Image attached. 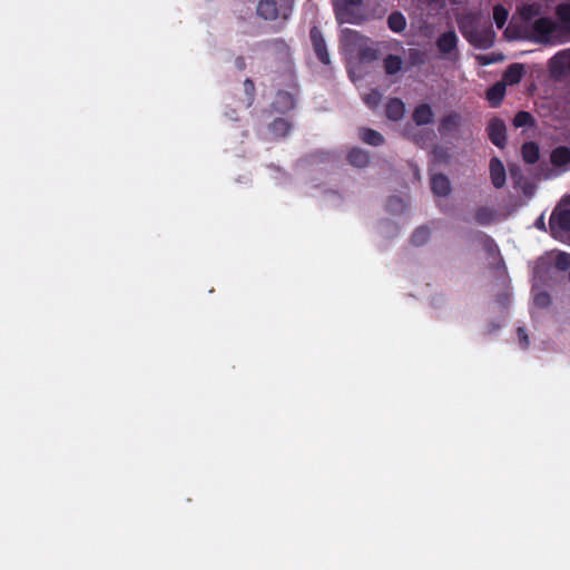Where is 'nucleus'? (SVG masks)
<instances>
[{
	"instance_id": "6ab92c4d",
	"label": "nucleus",
	"mask_w": 570,
	"mask_h": 570,
	"mask_svg": "<svg viewBox=\"0 0 570 570\" xmlns=\"http://www.w3.org/2000/svg\"><path fill=\"white\" fill-rule=\"evenodd\" d=\"M551 65L553 71L570 72V50H563L554 55L551 59Z\"/></svg>"
},
{
	"instance_id": "a878e982",
	"label": "nucleus",
	"mask_w": 570,
	"mask_h": 570,
	"mask_svg": "<svg viewBox=\"0 0 570 570\" xmlns=\"http://www.w3.org/2000/svg\"><path fill=\"white\" fill-rule=\"evenodd\" d=\"M535 125L534 117L529 111H518L513 118V126L515 128L533 127Z\"/></svg>"
},
{
	"instance_id": "dca6fc26",
	"label": "nucleus",
	"mask_w": 570,
	"mask_h": 570,
	"mask_svg": "<svg viewBox=\"0 0 570 570\" xmlns=\"http://www.w3.org/2000/svg\"><path fill=\"white\" fill-rule=\"evenodd\" d=\"M405 105L400 98H391L385 107V115L390 120L399 121L403 118Z\"/></svg>"
},
{
	"instance_id": "2f4dec72",
	"label": "nucleus",
	"mask_w": 570,
	"mask_h": 570,
	"mask_svg": "<svg viewBox=\"0 0 570 570\" xmlns=\"http://www.w3.org/2000/svg\"><path fill=\"white\" fill-rule=\"evenodd\" d=\"M534 305L540 308H546L551 304V296L547 292H539L533 298Z\"/></svg>"
},
{
	"instance_id": "f704fd0d",
	"label": "nucleus",
	"mask_w": 570,
	"mask_h": 570,
	"mask_svg": "<svg viewBox=\"0 0 570 570\" xmlns=\"http://www.w3.org/2000/svg\"><path fill=\"white\" fill-rule=\"evenodd\" d=\"M519 342L522 348H527L529 346V337L523 327H518L517 330Z\"/></svg>"
},
{
	"instance_id": "bb28decb",
	"label": "nucleus",
	"mask_w": 570,
	"mask_h": 570,
	"mask_svg": "<svg viewBox=\"0 0 570 570\" xmlns=\"http://www.w3.org/2000/svg\"><path fill=\"white\" fill-rule=\"evenodd\" d=\"M430 236V228L428 226H420L413 232L411 236V243L415 246H422L428 243Z\"/></svg>"
},
{
	"instance_id": "f257e3e1",
	"label": "nucleus",
	"mask_w": 570,
	"mask_h": 570,
	"mask_svg": "<svg viewBox=\"0 0 570 570\" xmlns=\"http://www.w3.org/2000/svg\"><path fill=\"white\" fill-rule=\"evenodd\" d=\"M459 28L468 41L475 47L488 48L493 43V31L490 28L479 30L476 19L471 14L459 20Z\"/></svg>"
},
{
	"instance_id": "7c9ffc66",
	"label": "nucleus",
	"mask_w": 570,
	"mask_h": 570,
	"mask_svg": "<svg viewBox=\"0 0 570 570\" xmlns=\"http://www.w3.org/2000/svg\"><path fill=\"white\" fill-rule=\"evenodd\" d=\"M244 91L247 96V106L250 107L255 99V83L250 78H246L244 81Z\"/></svg>"
},
{
	"instance_id": "4c0bfd02",
	"label": "nucleus",
	"mask_w": 570,
	"mask_h": 570,
	"mask_svg": "<svg viewBox=\"0 0 570 570\" xmlns=\"http://www.w3.org/2000/svg\"><path fill=\"white\" fill-rule=\"evenodd\" d=\"M409 57L413 63H419L422 61V52L417 49H410Z\"/></svg>"
},
{
	"instance_id": "412c9836",
	"label": "nucleus",
	"mask_w": 570,
	"mask_h": 570,
	"mask_svg": "<svg viewBox=\"0 0 570 570\" xmlns=\"http://www.w3.org/2000/svg\"><path fill=\"white\" fill-rule=\"evenodd\" d=\"M347 159H348L351 165H353L355 167H358V168H364L370 163L368 154L365 150L361 149V148H353L348 153Z\"/></svg>"
},
{
	"instance_id": "c9c22d12",
	"label": "nucleus",
	"mask_w": 570,
	"mask_h": 570,
	"mask_svg": "<svg viewBox=\"0 0 570 570\" xmlns=\"http://www.w3.org/2000/svg\"><path fill=\"white\" fill-rule=\"evenodd\" d=\"M483 238H484L483 245H484L485 249L488 252H492L494 249L499 254V248H498L497 244L494 243L493 238L485 234H483Z\"/></svg>"
},
{
	"instance_id": "b1692460",
	"label": "nucleus",
	"mask_w": 570,
	"mask_h": 570,
	"mask_svg": "<svg viewBox=\"0 0 570 570\" xmlns=\"http://www.w3.org/2000/svg\"><path fill=\"white\" fill-rule=\"evenodd\" d=\"M403 60L397 55H387L383 60L384 71L387 75H395L402 70Z\"/></svg>"
},
{
	"instance_id": "393cba45",
	"label": "nucleus",
	"mask_w": 570,
	"mask_h": 570,
	"mask_svg": "<svg viewBox=\"0 0 570 570\" xmlns=\"http://www.w3.org/2000/svg\"><path fill=\"white\" fill-rule=\"evenodd\" d=\"M269 130L276 137H285L291 128L292 124L284 118H276L269 124Z\"/></svg>"
},
{
	"instance_id": "9b49d317",
	"label": "nucleus",
	"mask_w": 570,
	"mask_h": 570,
	"mask_svg": "<svg viewBox=\"0 0 570 570\" xmlns=\"http://www.w3.org/2000/svg\"><path fill=\"white\" fill-rule=\"evenodd\" d=\"M524 75V67L522 63L510 65L502 75L501 82L505 83V87L518 85Z\"/></svg>"
},
{
	"instance_id": "e433bc0d",
	"label": "nucleus",
	"mask_w": 570,
	"mask_h": 570,
	"mask_svg": "<svg viewBox=\"0 0 570 570\" xmlns=\"http://www.w3.org/2000/svg\"><path fill=\"white\" fill-rule=\"evenodd\" d=\"M343 35H344V39L346 41H357L358 39H361V35L360 32L355 31V30H352V29H345L343 31Z\"/></svg>"
},
{
	"instance_id": "a211bd4d",
	"label": "nucleus",
	"mask_w": 570,
	"mask_h": 570,
	"mask_svg": "<svg viewBox=\"0 0 570 570\" xmlns=\"http://www.w3.org/2000/svg\"><path fill=\"white\" fill-rule=\"evenodd\" d=\"M550 161L554 167H562L570 163V148L559 146L550 154Z\"/></svg>"
},
{
	"instance_id": "f3484780",
	"label": "nucleus",
	"mask_w": 570,
	"mask_h": 570,
	"mask_svg": "<svg viewBox=\"0 0 570 570\" xmlns=\"http://www.w3.org/2000/svg\"><path fill=\"white\" fill-rule=\"evenodd\" d=\"M522 159L524 163L533 165L540 158V149L537 142L527 141L521 147Z\"/></svg>"
},
{
	"instance_id": "58836bf2",
	"label": "nucleus",
	"mask_w": 570,
	"mask_h": 570,
	"mask_svg": "<svg viewBox=\"0 0 570 570\" xmlns=\"http://www.w3.org/2000/svg\"><path fill=\"white\" fill-rule=\"evenodd\" d=\"M235 66L238 70H244L246 68V61H245V58L242 57V56H238L236 59H235Z\"/></svg>"
},
{
	"instance_id": "1a4fd4ad",
	"label": "nucleus",
	"mask_w": 570,
	"mask_h": 570,
	"mask_svg": "<svg viewBox=\"0 0 570 570\" xmlns=\"http://www.w3.org/2000/svg\"><path fill=\"white\" fill-rule=\"evenodd\" d=\"M489 169L492 185L498 189L502 188L505 184V168L503 163L498 157H493L490 160Z\"/></svg>"
},
{
	"instance_id": "ea45409f",
	"label": "nucleus",
	"mask_w": 570,
	"mask_h": 570,
	"mask_svg": "<svg viewBox=\"0 0 570 570\" xmlns=\"http://www.w3.org/2000/svg\"><path fill=\"white\" fill-rule=\"evenodd\" d=\"M362 57L363 58H366V57H370V58H373L374 57V50L372 49H365L362 51Z\"/></svg>"
},
{
	"instance_id": "c85d7f7f",
	"label": "nucleus",
	"mask_w": 570,
	"mask_h": 570,
	"mask_svg": "<svg viewBox=\"0 0 570 570\" xmlns=\"http://www.w3.org/2000/svg\"><path fill=\"white\" fill-rule=\"evenodd\" d=\"M386 208L392 213H401L406 208V205L401 197L392 196L387 199Z\"/></svg>"
},
{
	"instance_id": "5701e85b",
	"label": "nucleus",
	"mask_w": 570,
	"mask_h": 570,
	"mask_svg": "<svg viewBox=\"0 0 570 570\" xmlns=\"http://www.w3.org/2000/svg\"><path fill=\"white\" fill-rule=\"evenodd\" d=\"M495 210L489 207H479L474 213L475 222L481 226H489L495 220Z\"/></svg>"
},
{
	"instance_id": "79ce46f5",
	"label": "nucleus",
	"mask_w": 570,
	"mask_h": 570,
	"mask_svg": "<svg viewBox=\"0 0 570 570\" xmlns=\"http://www.w3.org/2000/svg\"><path fill=\"white\" fill-rule=\"evenodd\" d=\"M540 271V266L538 265L537 268H535V273L538 274Z\"/></svg>"
},
{
	"instance_id": "39448f33",
	"label": "nucleus",
	"mask_w": 570,
	"mask_h": 570,
	"mask_svg": "<svg viewBox=\"0 0 570 570\" xmlns=\"http://www.w3.org/2000/svg\"><path fill=\"white\" fill-rule=\"evenodd\" d=\"M362 1L363 0H334V8L337 21L340 23H356L357 20L353 13V8L360 6Z\"/></svg>"
},
{
	"instance_id": "4468645a",
	"label": "nucleus",
	"mask_w": 570,
	"mask_h": 570,
	"mask_svg": "<svg viewBox=\"0 0 570 570\" xmlns=\"http://www.w3.org/2000/svg\"><path fill=\"white\" fill-rule=\"evenodd\" d=\"M505 83L498 81L487 90V100L492 108H498L505 96Z\"/></svg>"
},
{
	"instance_id": "72a5a7b5",
	"label": "nucleus",
	"mask_w": 570,
	"mask_h": 570,
	"mask_svg": "<svg viewBox=\"0 0 570 570\" xmlns=\"http://www.w3.org/2000/svg\"><path fill=\"white\" fill-rule=\"evenodd\" d=\"M537 14H538V9L533 4L524 6L521 10V16L525 20H530Z\"/></svg>"
},
{
	"instance_id": "aec40b11",
	"label": "nucleus",
	"mask_w": 570,
	"mask_h": 570,
	"mask_svg": "<svg viewBox=\"0 0 570 570\" xmlns=\"http://www.w3.org/2000/svg\"><path fill=\"white\" fill-rule=\"evenodd\" d=\"M358 136L363 142L374 147L384 144V137L379 131L371 128H361L358 131Z\"/></svg>"
},
{
	"instance_id": "c756f323",
	"label": "nucleus",
	"mask_w": 570,
	"mask_h": 570,
	"mask_svg": "<svg viewBox=\"0 0 570 570\" xmlns=\"http://www.w3.org/2000/svg\"><path fill=\"white\" fill-rule=\"evenodd\" d=\"M554 266L559 271H568L570 268V254L560 252L556 257Z\"/></svg>"
},
{
	"instance_id": "9d476101",
	"label": "nucleus",
	"mask_w": 570,
	"mask_h": 570,
	"mask_svg": "<svg viewBox=\"0 0 570 570\" xmlns=\"http://www.w3.org/2000/svg\"><path fill=\"white\" fill-rule=\"evenodd\" d=\"M458 42H459V39H458L456 33L453 30H449V31L442 33L436 39V47L441 53L450 55L451 52H453L456 49Z\"/></svg>"
},
{
	"instance_id": "4be33fe9",
	"label": "nucleus",
	"mask_w": 570,
	"mask_h": 570,
	"mask_svg": "<svg viewBox=\"0 0 570 570\" xmlns=\"http://www.w3.org/2000/svg\"><path fill=\"white\" fill-rule=\"evenodd\" d=\"M387 27L391 31L401 33L406 28V19L400 11H393L387 17Z\"/></svg>"
},
{
	"instance_id": "f8f14e48",
	"label": "nucleus",
	"mask_w": 570,
	"mask_h": 570,
	"mask_svg": "<svg viewBox=\"0 0 570 570\" xmlns=\"http://www.w3.org/2000/svg\"><path fill=\"white\" fill-rule=\"evenodd\" d=\"M434 112L429 104H420L412 114V119L417 126L429 125L433 121Z\"/></svg>"
},
{
	"instance_id": "cd10ccee",
	"label": "nucleus",
	"mask_w": 570,
	"mask_h": 570,
	"mask_svg": "<svg viewBox=\"0 0 570 570\" xmlns=\"http://www.w3.org/2000/svg\"><path fill=\"white\" fill-rule=\"evenodd\" d=\"M509 11L502 6L497 4L493 8V20L499 29H502L508 20Z\"/></svg>"
},
{
	"instance_id": "2eb2a0df",
	"label": "nucleus",
	"mask_w": 570,
	"mask_h": 570,
	"mask_svg": "<svg viewBox=\"0 0 570 570\" xmlns=\"http://www.w3.org/2000/svg\"><path fill=\"white\" fill-rule=\"evenodd\" d=\"M431 189L436 196H448L451 191L449 178L443 174H435L431 177Z\"/></svg>"
},
{
	"instance_id": "20e7f679",
	"label": "nucleus",
	"mask_w": 570,
	"mask_h": 570,
	"mask_svg": "<svg viewBox=\"0 0 570 570\" xmlns=\"http://www.w3.org/2000/svg\"><path fill=\"white\" fill-rule=\"evenodd\" d=\"M488 138L498 148H504L507 144V126L500 118H492L487 126Z\"/></svg>"
},
{
	"instance_id": "473e14b6",
	"label": "nucleus",
	"mask_w": 570,
	"mask_h": 570,
	"mask_svg": "<svg viewBox=\"0 0 570 570\" xmlns=\"http://www.w3.org/2000/svg\"><path fill=\"white\" fill-rule=\"evenodd\" d=\"M381 99L382 95L379 90L374 89L365 96L364 101L370 108H375L381 102Z\"/></svg>"
},
{
	"instance_id": "0eeeda50",
	"label": "nucleus",
	"mask_w": 570,
	"mask_h": 570,
	"mask_svg": "<svg viewBox=\"0 0 570 570\" xmlns=\"http://www.w3.org/2000/svg\"><path fill=\"white\" fill-rule=\"evenodd\" d=\"M309 38L318 60L324 65H328L331 60L322 31L317 27H313L309 31Z\"/></svg>"
},
{
	"instance_id": "ddd939ff",
	"label": "nucleus",
	"mask_w": 570,
	"mask_h": 570,
	"mask_svg": "<svg viewBox=\"0 0 570 570\" xmlns=\"http://www.w3.org/2000/svg\"><path fill=\"white\" fill-rule=\"evenodd\" d=\"M462 122V117L456 111H451L450 114L445 115L439 124V132L441 135H448L449 132L455 130L460 127Z\"/></svg>"
},
{
	"instance_id": "423d86ee",
	"label": "nucleus",
	"mask_w": 570,
	"mask_h": 570,
	"mask_svg": "<svg viewBox=\"0 0 570 570\" xmlns=\"http://www.w3.org/2000/svg\"><path fill=\"white\" fill-rule=\"evenodd\" d=\"M556 30L557 23L548 17L539 18L532 24L533 36L539 42H548Z\"/></svg>"
},
{
	"instance_id": "a19ab883",
	"label": "nucleus",
	"mask_w": 570,
	"mask_h": 570,
	"mask_svg": "<svg viewBox=\"0 0 570 570\" xmlns=\"http://www.w3.org/2000/svg\"><path fill=\"white\" fill-rule=\"evenodd\" d=\"M494 61H495V59L483 57V65H489V63H492Z\"/></svg>"
},
{
	"instance_id": "7ed1b4c3",
	"label": "nucleus",
	"mask_w": 570,
	"mask_h": 570,
	"mask_svg": "<svg viewBox=\"0 0 570 570\" xmlns=\"http://www.w3.org/2000/svg\"><path fill=\"white\" fill-rule=\"evenodd\" d=\"M549 226L551 234L557 238L563 233L570 232V209L554 208L550 219Z\"/></svg>"
},
{
	"instance_id": "6e6552de",
	"label": "nucleus",
	"mask_w": 570,
	"mask_h": 570,
	"mask_svg": "<svg viewBox=\"0 0 570 570\" xmlns=\"http://www.w3.org/2000/svg\"><path fill=\"white\" fill-rule=\"evenodd\" d=\"M272 106L279 114L288 112L296 106L295 96L288 91L278 90Z\"/></svg>"
},
{
	"instance_id": "f03ea898",
	"label": "nucleus",
	"mask_w": 570,
	"mask_h": 570,
	"mask_svg": "<svg viewBox=\"0 0 570 570\" xmlns=\"http://www.w3.org/2000/svg\"><path fill=\"white\" fill-rule=\"evenodd\" d=\"M293 10V0H261L256 13L264 20H287Z\"/></svg>"
}]
</instances>
